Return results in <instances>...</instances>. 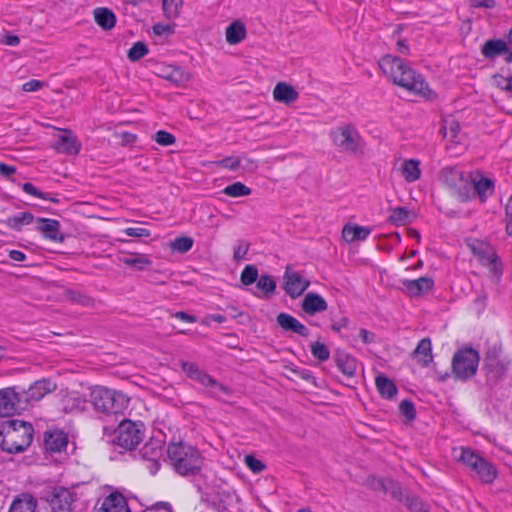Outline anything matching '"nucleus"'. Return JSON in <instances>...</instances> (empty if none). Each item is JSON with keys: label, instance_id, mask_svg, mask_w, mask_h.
<instances>
[{"label": "nucleus", "instance_id": "37998d69", "mask_svg": "<svg viewBox=\"0 0 512 512\" xmlns=\"http://www.w3.org/2000/svg\"><path fill=\"white\" fill-rule=\"evenodd\" d=\"M223 193L227 196L236 198L250 195L251 189L241 182H235L231 185L226 186L223 189Z\"/></svg>", "mask_w": 512, "mask_h": 512}, {"label": "nucleus", "instance_id": "2f4dec72", "mask_svg": "<svg viewBox=\"0 0 512 512\" xmlns=\"http://www.w3.org/2000/svg\"><path fill=\"white\" fill-rule=\"evenodd\" d=\"M415 218L412 211L405 207H394L390 209L388 221L395 226H402L411 223Z\"/></svg>", "mask_w": 512, "mask_h": 512}, {"label": "nucleus", "instance_id": "ddd939ff", "mask_svg": "<svg viewBox=\"0 0 512 512\" xmlns=\"http://www.w3.org/2000/svg\"><path fill=\"white\" fill-rule=\"evenodd\" d=\"M283 289L286 294L295 299L301 296L310 286V281L303 278L297 271L287 266L283 276Z\"/></svg>", "mask_w": 512, "mask_h": 512}, {"label": "nucleus", "instance_id": "2eb2a0df", "mask_svg": "<svg viewBox=\"0 0 512 512\" xmlns=\"http://www.w3.org/2000/svg\"><path fill=\"white\" fill-rule=\"evenodd\" d=\"M157 75L171 83L181 86L190 81L191 75L179 66L160 65L157 67Z\"/></svg>", "mask_w": 512, "mask_h": 512}, {"label": "nucleus", "instance_id": "a18cd8bd", "mask_svg": "<svg viewBox=\"0 0 512 512\" xmlns=\"http://www.w3.org/2000/svg\"><path fill=\"white\" fill-rule=\"evenodd\" d=\"M170 246L174 251L186 253L192 248L193 239L186 236L178 237L171 242Z\"/></svg>", "mask_w": 512, "mask_h": 512}, {"label": "nucleus", "instance_id": "6e6d98bb", "mask_svg": "<svg viewBox=\"0 0 512 512\" xmlns=\"http://www.w3.org/2000/svg\"><path fill=\"white\" fill-rule=\"evenodd\" d=\"M383 492L386 494H390L392 497L400 500L401 489L397 483L390 479H387V483L385 488L383 489Z\"/></svg>", "mask_w": 512, "mask_h": 512}, {"label": "nucleus", "instance_id": "052dcab7", "mask_svg": "<svg viewBox=\"0 0 512 512\" xmlns=\"http://www.w3.org/2000/svg\"><path fill=\"white\" fill-rule=\"evenodd\" d=\"M511 80H512V76L511 77H503L501 75H495L493 77V82H494L495 86L500 88L503 91H506V92L510 91V88L508 87V85L510 86Z\"/></svg>", "mask_w": 512, "mask_h": 512}, {"label": "nucleus", "instance_id": "13d9d810", "mask_svg": "<svg viewBox=\"0 0 512 512\" xmlns=\"http://www.w3.org/2000/svg\"><path fill=\"white\" fill-rule=\"evenodd\" d=\"M124 233L129 237H137V238H146L151 235L150 231L145 228L135 227V228H126Z\"/></svg>", "mask_w": 512, "mask_h": 512}, {"label": "nucleus", "instance_id": "72a5a7b5", "mask_svg": "<svg viewBox=\"0 0 512 512\" xmlns=\"http://www.w3.org/2000/svg\"><path fill=\"white\" fill-rule=\"evenodd\" d=\"M36 500L29 494H22L16 498L9 512H36Z\"/></svg>", "mask_w": 512, "mask_h": 512}, {"label": "nucleus", "instance_id": "20e7f679", "mask_svg": "<svg viewBox=\"0 0 512 512\" xmlns=\"http://www.w3.org/2000/svg\"><path fill=\"white\" fill-rule=\"evenodd\" d=\"M89 402L96 413L109 416L122 413L129 404V398L121 392L96 386L89 393Z\"/></svg>", "mask_w": 512, "mask_h": 512}, {"label": "nucleus", "instance_id": "58836bf2", "mask_svg": "<svg viewBox=\"0 0 512 512\" xmlns=\"http://www.w3.org/2000/svg\"><path fill=\"white\" fill-rule=\"evenodd\" d=\"M336 363L344 375L348 377L354 376L357 368V362L353 357L346 354H341L337 357Z\"/></svg>", "mask_w": 512, "mask_h": 512}, {"label": "nucleus", "instance_id": "c9c22d12", "mask_svg": "<svg viewBox=\"0 0 512 512\" xmlns=\"http://www.w3.org/2000/svg\"><path fill=\"white\" fill-rule=\"evenodd\" d=\"M96 23L105 30H110L115 26L116 17L108 8H96L94 10Z\"/></svg>", "mask_w": 512, "mask_h": 512}, {"label": "nucleus", "instance_id": "680f3d73", "mask_svg": "<svg viewBox=\"0 0 512 512\" xmlns=\"http://www.w3.org/2000/svg\"><path fill=\"white\" fill-rule=\"evenodd\" d=\"M46 84L40 80L32 79L23 84L22 90L25 92H35L42 89Z\"/></svg>", "mask_w": 512, "mask_h": 512}, {"label": "nucleus", "instance_id": "e2e57ef3", "mask_svg": "<svg viewBox=\"0 0 512 512\" xmlns=\"http://www.w3.org/2000/svg\"><path fill=\"white\" fill-rule=\"evenodd\" d=\"M23 190H24L26 193L30 194V195H33V196H35V197H38V198H41V199H44V200H48V197H47L44 193L40 192V191H39V190H38V189H37L33 184H31V183H25V184L23 185ZM49 200H51V201L55 202V200H54V199H52V198H49Z\"/></svg>", "mask_w": 512, "mask_h": 512}, {"label": "nucleus", "instance_id": "f257e3e1", "mask_svg": "<svg viewBox=\"0 0 512 512\" xmlns=\"http://www.w3.org/2000/svg\"><path fill=\"white\" fill-rule=\"evenodd\" d=\"M379 67L394 84L422 96H427L430 93L423 77L405 64L402 59L393 55H385L379 60Z\"/></svg>", "mask_w": 512, "mask_h": 512}, {"label": "nucleus", "instance_id": "412c9836", "mask_svg": "<svg viewBox=\"0 0 512 512\" xmlns=\"http://www.w3.org/2000/svg\"><path fill=\"white\" fill-rule=\"evenodd\" d=\"M68 444V436L61 430H50L44 434V446L49 452H61Z\"/></svg>", "mask_w": 512, "mask_h": 512}, {"label": "nucleus", "instance_id": "9b49d317", "mask_svg": "<svg viewBox=\"0 0 512 512\" xmlns=\"http://www.w3.org/2000/svg\"><path fill=\"white\" fill-rule=\"evenodd\" d=\"M182 370L189 378L199 382L205 387H209L213 395L217 396L218 392H223L226 395L230 394L228 387L217 382L216 379L202 371L196 364L192 362H183Z\"/></svg>", "mask_w": 512, "mask_h": 512}, {"label": "nucleus", "instance_id": "a878e982", "mask_svg": "<svg viewBox=\"0 0 512 512\" xmlns=\"http://www.w3.org/2000/svg\"><path fill=\"white\" fill-rule=\"evenodd\" d=\"M420 164V161L416 159H404L401 161L398 170L406 182L412 183L421 177Z\"/></svg>", "mask_w": 512, "mask_h": 512}, {"label": "nucleus", "instance_id": "4c0bfd02", "mask_svg": "<svg viewBox=\"0 0 512 512\" xmlns=\"http://www.w3.org/2000/svg\"><path fill=\"white\" fill-rule=\"evenodd\" d=\"M376 387L379 393L386 398H392L397 393V388L392 380L382 374L376 377Z\"/></svg>", "mask_w": 512, "mask_h": 512}, {"label": "nucleus", "instance_id": "bb28decb", "mask_svg": "<svg viewBox=\"0 0 512 512\" xmlns=\"http://www.w3.org/2000/svg\"><path fill=\"white\" fill-rule=\"evenodd\" d=\"M86 404L87 400L75 391L66 392L61 399V406L65 412L82 411Z\"/></svg>", "mask_w": 512, "mask_h": 512}, {"label": "nucleus", "instance_id": "cd10ccee", "mask_svg": "<svg viewBox=\"0 0 512 512\" xmlns=\"http://www.w3.org/2000/svg\"><path fill=\"white\" fill-rule=\"evenodd\" d=\"M370 233V228L350 223L346 224L342 229V237L348 243L363 241L370 235Z\"/></svg>", "mask_w": 512, "mask_h": 512}, {"label": "nucleus", "instance_id": "6ab92c4d", "mask_svg": "<svg viewBox=\"0 0 512 512\" xmlns=\"http://www.w3.org/2000/svg\"><path fill=\"white\" fill-rule=\"evenodd\" d=\"M56 384L49 379H41L32 384L24 393L26 401H39L56 389Z\"/></svg>", "mask_w": 512, "mask_h": 512}, {"label": "nucleus", "instance_id": "a211bd4d", "mask_svg": "<svg viewBox=\"0 0 512 512\" xmlns=\"http://www.w3.org/2000/svg\"><path fill=\"white\" fill-rule=\"evenodd\" d=\"M20 397L13 388L0 391V417L12 415L18 408Z\"/></svg>", "mask_w": 512, "mask_h": 512}, {"label": "nucleus", "instance_id": "dca6fc26", "mask_svg": "<svg viewBox=\"0 0 512 512\" xmlns=\"http://www.w3.org/2000/svg\"><path fill=\"white\" fill-rule=\"evenodd\" d=\"M80 143L77 137L69 130H60L57 135L56 143L54 148L64 154L77 155L80 150Z\"/></svg>", "mask_w": 512, "mask_h": 512}, {"label": "nucleus", "instance_id": "c756f323", "mask_svg": "<svg viewBox=\"0 0 512 512\" xmlns=\"http://www.w3.org/2000/svg\"><path fill=\"white\" fill-rule=\"evenodd\" d=\"M413 358L422 366H428L432 360V344L429 338H423L413 351Z\"/></svg>", "mask_w": 512, "mask_h": 512}, {"label": "nucleus", "instance_id": "4be33fe9", "mask_svg": "<svg viewBox=\"0 0 512 512\" xmlns=\"http://www.w3.org/2000/svg\"><path fill=\"white\" fill-rule=\"evenodd\" d=\"M328 304L326 300L317 293H308L305 295L301 308L308 315H315L327 310Z\"/></svg>", "mask_w": 512, "mask_h": 512}, {"label": "nucleus", "instance_id": "4468645a", "mask_svg": "<svg viewBox=\"0 0 512 512\" xmlns=\"http://www.w3.org/2000/svg\"><path fill=\"white\" fill-rule=\"evenodd\" d=\"M76 495L66 488H55L50 499L53 512H71Z\"/></svg>", "mask_w": 512, "mask_h": 512}, {"label": "nucleus", "instance_id": "c85d7f7f", "mask_svg": "<svg viewBox=\"0 0 512 512\" xmlns=\"http://www.w3.org/2000/svg\"><path fill=\"white\" fill-rule=\"evenodd\" d=\"M100 510L101 512H130L126 499L117 493L106 497Z\"/></svg>", "mask_w": 512, "mask_h": 512}, {"label": "nucleus", "instance_id": "49530a36", "mask_svg": "<svg viewBox=\"0 0 512 512\" xmlns=\"http://www.w3.org/2000/svg\"><path fill=\"white\" fill-rule=\"evenodd\" d=\"M241 282L243 285H251L258 280V270L254 265H247L241 273Z\"/></svg>", "mask_w": 512, "mask_h": 512}, {"label": "nucleus", "instance_id": "aec40b11", "mask_svg": "<svg viewBox=\"0 0 512 512\" xmlns=\"http://www.w3.org/2000/svg\"><path fill=\"white\" fill-rule=\"evenodd\" d=\"M276 321L284 331L294 332L302 337L310 335L309 329L290 314L282 312L278 314Z\"/></svg>", "mask_w": 512, "mask_h": 512}, {"label": "nucleus", "instance_id": "5fc2aeb1", "mask_svg": "<svg viewBox=\"0 0 512 512\" xmlns=\"http://www.w3.org/2000/svg\"><path fill=\"white\" fill-rule=\"evenodd\" d=\"M400 412L408 419L412 420L415 417V407L412 402L403 400L399 406Z\"/></svg>", "mask_w": 512, "mask_h": 512}, {"label": "nucleus", "instance_id": "9d476101", "mask_svg": "<svg viewBox=\"0 0 512 512\" xmlns=\"http://www.w3.org/2000/svg\"><path fill=\"white\" fill-rule=\"evenodd\" d=\"M478 362L479 355L474 349L459 350L453 357V374L458 379H468L476 373Z\"/></svg>", "mask_w": 512, "mask_h": 512}, {"label": "nucleus", "instance_id": "c03bdc74", "mask_svg": "<svg viewBox=\"0 0 512 512\" xmlns=\"http://www.w3.org/2000/svg\"><path fill=\"white\" fill-rule=\"evenodd\" d=\"M460 132V125L455 120H443L441 133L445 138L455 140Z\"/></svg>", "mask_w": 512, "mask_h": 512}, {"label": "nucleus", "instance_id": "f3484780", "mask_svg": "<svg viewBox=\"0 0 512 512\" xmlns=\"http://www.w3.org/2000/svg\"><path fill=\"white\" fill-rule=\"evenodd\" d=\"M118 260L139 271L145 270L152 265V260L149 255L136 252L120 251Z\"/></svg>", "mask_w": 512, "mask_h": 512}, {"label": "nucleus", "instance_id": "7ed1b4c3", "mask_svg": "<svg viewBox=\"0 0 512 512\" xmlns=\"http://www.w3.org/2000/svg\"><path fill=\"white\" fill-rule=\"evenodd\" d=\"M167 455L174 469L181 475H194L204 464L200 452L182 442L171 443L167 448Z\"/></svg>", "mask_w": 512, "mask_h": 512}, {"label": "nucleus", "instance_id": "f03ea898", "mask_svg": "<svg viewBox=\"0 0 512 512\" xmlns=\"http://www.w3.org/2000/svg\"><path fill=\"white\" fill-rule=\"evenodd\" d=\"M34 429L29 422L9 419L0 424V446L9 453H20L30 446Z\"/></svg>", "mask_w": 512, "mask_h": 512}, {"label": "nucleus", "instance_id": "39448f33", "mask_svg": "<svg viewBox=\"0 0 512 512\" xmlns=\"http://www.w3.org/2000/svg\"><path fill=\"white\" fill-rule=\"evenodd\" d=\"M453 456L458 461L470 468L483 483H492L496 478V468L486 459L465 447L455 448Z\"/></svg>", "mask_w": 512, "mask_h": 512}, {"label": "nucleus", "instance_id": "4d7b16f0", "mask_svg": "<svg viewBox=\"0 0 512 512\" xmlns=\"http://www.w3.org/2000/svg\"><path fill=\"white\" fill-rule=\"evenodd\" d=\"M154 34L158 36H168L174 33V25L157 23L153 26Z\"/></svg>", "mask_w": 512, "mask_h": 512}, {"label": "nucleus", "instance_id": "473e14b6", "mask_svg": "<svg viewBox=\"0 0 512 512\" xmlns=\"http://www.w3.org/2000/svg\"><path fill=\"white\" fill-rule=\"evenodd\" d=\"M62 299L84 307H91L94 305V300L79 290L65 289L62 294Z\"/></svg>", "mask_w": 512, "mask_h": 512}, {"label": "nucleus", "instance_id": "338daca9", "mask_svg": "<svg viewBox=\"0 0 512 512\" xmlns=\"http://www.w3.org/2000/svg\"><path fill=\"white\" fill-rule=\"evenodd\" d=\"M506 230L509 235H512V195L506 204Z\"/></svg>", "mask_w": 512, "mask_h": 512}, {"label": "nucleus", "instance_id": "1a4fd4ad", "mask_svg": "<svg viewBox=\"0 0 512 512\" xmlns=\"http://www.w3.org/2000/svg\"><path fill=\"white\" fill-rule=\"evenodd\" d=\"M510 359L506 356H502V348L498 344L491 345L485 355L484 367L486 370V376L490 381H498L507 372Z\"/></svg>", "mask_w": 512, "mask_h": 512}, {"label": "nucleus", "instance_id": "b1692460", "mask_svg": "<svg viewBox=\"0 0 512 512\" xmlns=\"http://www.w3.org/2000/svg\"><path fill=\"white\" fill-rule=\"evenodd\" d=\"M405 292L411 296H420L433 287V280L429 277H420L416 280H404L402 281Z\"/></svg>", "mask_w": 512, "mask_h": 512}, {"label": "nucleus", "instance_id": "423d86ee", "mask_svg": "<svg viewBox=\"0 0 512 512\" xmlns=\"http://www.w3.org/2000/svg\"><path fill=\"white\" fill-rule=\"evenodd\" d=\"M331 139L341 152L354 156L364 154L365 141L358 129L352 124L337 127L331 132Z\"/></svg>", "mask_w": 512, "mask_h": 512}, {"label": "nucleus", "instance_id": "3c124183", "mask_svg": "<svg viewBox=\"0 0 512 512\" xmlns=\"http://www.w3.org/2000/svg\"><path fill=\"white\" fill-rule=\"evenodd\" d=\"M154 140L159 145H162V146H170V145H173L175 143V137L171 133L166 132L164 130L158 131L154 135Z\"/></svg>", "mask_w": 512, "mask_h": 512}, {"label": "nucleus", "instance_id": "a19ab883", "mask_svg": "<svg viewBox=\"0 0 512 512\" xmlns=\"http://www.w3.org/2000/svg\"><path fill=\"white\" fill-rule=\"evenodd\" d=\"M34 219V216L29 212H22L15 216H12L7 219V224L9 227L20 230L24 225L30 224Z\"/></svg>", "mask_w": 512, "mask_h": 512}, {"label": "nucleus", "instance_id": "ea45409f", "mask_svg": "<svg viewBox=\"0 0 512 512\" xmlns=\"http://www.w3.org/2000/svg\"><path fill=\"white\" fill-rule=\"evenodd\" d=\"M257 288L262 292L255 293L257 297H270L276 289V282L269 275H261L257 280Z\"/></svg>", "mask_w": 512, "mask_h": 512}, {"label": "nucleus", "instance_id": "bf43d9fd", "mask_svg": "<svg viewBox=\"0 0 512 512\" xmlns=\"http://www.w3.org/2000/svg\"><path fill=\"white\" fill-rule=\"evenodd\" d=\"M407 506L411 512H429L428 508L424 505V503L418 500L417 498H408Z\"/></svg>", "mask_w": 512, "mask_h": 512}, {"label": "nucleus", "instance_id": "0e129e2a", "mask_svg": "<svg viewBox=\"0 0 512 512\" xmlns=\"http://www.w3.org/2000/svg\"><path fill=\"white\" fill-rule=\"evenodd\" d=\"M469 4L473 8L492 9L495 7V0H469Z\"/></svg>", "mask_w": 512, "mask_h": 512}, {"label": "nucleus", "instance_id": "774afa93", "mask_svg": "<svg viewBox=\"0 0 512 512\" xmlns=\"http://www.w3.org/2000/svg\"><path fill=\"white\" fill-rule=\"evenodd\" d=\"M16 168L14 166H10L4 163L0 164V174L6 178L11 177L15 174Z\"/></svg>", "mask_w": 512, "mask_h": 512}, {"label": "nucleus", "instance_id": "8fccbe9b", "mask_svg": "<svg viewBox=\"0 0 512 512\" xmlns=\"http://www.w3.org/2000/svg\"><path fill=\"white\" fill-rule=\"evenodd\" d=\"M148 53V48L143 42H137L128 51V58L131 61H137Z\"/></svg>", "mask_w": 512, "mask_h": 512}, {"label": "nucleus", "instance_id": "603ef678", "mask_svg": "<svg viewBox=\"0 0 512 512\" xmlns=\"http://www.w3.org/2000/svg\"><path fill=\"white\" fill-rule=\"evenodd\" d=\"M240 164H241V159L239 157H234V156L224 158L217 162L218 166L227 168L232 171L239 168Z\"/></svg>", "mask_w": 512, "mask_h": 512}, {"label": "nucleus", "instance_id": "7c9ffc66", "mask_svg": "<svg viewBox=\"0 0 512 512\" xmlns=\"http://www.w3.org/2000/svg\"><path fill=\"white\" fill-rule=\"evenodd\" d=\"M247 30L240 20L233 21L225 31L226 41L230 45H236L246 38Z\"/></svg>", "mask_w": 512, "mask_h": 512}, {"label": "nucleus", "instance_id": "864d4df0", "mask_svg": "<svg viewBox=\"0 0 512 512\" xmlns=\"http://www.w3.org/2000/svg\"><path fill=\"white\" fill-rule=\"evenodd\" d=\"M245 463L254 473H260L265 468V465L252 455H247L245 457Z\"/></svg>", "mask_w": 512, "mask_h": 512}, {"label": "nucleus", "instance_id": "5701e85b", "mask_svg": "<svg viewBox=\"0 0 512 512\" xmlns=\"http://www.w3.org/2000/svg\"><path fill=\"white\" fill-rule=\"evenodd\" d=\"M273 98L276 102L290 105L298 100L299 93L286 82H279L273 89Z\"/></svg>", "mask_w": 512, "mask_h": 512}, {"label": "nucleus", "instance_id": "09e8293b", "mask_svg": "<svg viewBox=\"0 0 512 512\" xmlns=\"http://www.w3.org/2000/svg\"><path fill=\"white\" fill-rule=\"evenodd\" d=\"M250 244L245 240H238L233 249V259L235 262L243 260L248 253Z\"/></svg>", "mask_w": 512, "mask_h": 512}, {"label": "nucleus", "instance_id": "6e6552de", "mask_svg": "<svg viewBox=\"0 0 512 512\" xmlns=\"http://www.w3.org/2000/svg\"><path fill=\"white\" fill-rule=\"evenodd\" d=\"M144 433L145 428L141 422L125 419L115 431L114 442L125 450H133L143 441Z\"/></svg>", "mask_w": 512, "mask_h": 512}, {"label": "nucleus", "instance_id": "f704fd0d", "mask_svg": "<svg viewBox=\"0 0 512 512\" xmlns=\"http://www.w3.org/2000/svg\"><path fill=\"white\" fill-rule=\"evenodd\" d=\"M508 50L507 43L503 40H488L482 47L484 57L493 59Z\"/></svg>", "mask_w": 512, "mask_h": 512}, {"label": "nucleus", "instance_id": "de8ad7c7", "mask_svg": "<svg viewBox=\"0 0 512 512\" xmlns=\"http://www.w3.org/2000/svg\"><path fill=\"white\" fill-rule=\"evenodd\" d=\"M312 355L320 361H326L330 357L327 346L321 342H314L310 346Z\"/></svg>", "mask_w": 512, "mask_h": 512}, {"label": "nucleus", "instance_id": "e433bc0d", "mask_svg": "<svg viewBox=\"0 0 512 512\" xmlns=\"http://www.w3.org/2000/svg\"><path fill=\"white\" fill-rule=\"evenodd\" d=\"M472 185L473 197L477 194L481 202H484L493 193L494 183L488 178L482 177L478 181H472Z\"/></svg>", "mask_w": 512, "mask_h": 512}, {"label": "nucleus", "instance_id": "69168bd1", "mask_svg": "<svg viewBox=\"0 0 512 512\" xmlns=\"http://www.w3.org/2000/svg\"><path fill=\"white\" fill-rule=\"evenodd\" d=\"M386 483L387 479L376 478L374 476L368 478V484L374 490L383 491V489L386 486Z\"/></svg>", "mask_w": 512, "mask_h": 512}, {"label": "nucleus", "instance_id": "f8f14e48", "mask_svg": "<svg viewBox=\"0 0 512 512\" xmlns=\"http://www.w3.org/2000/svg\"><path fill=\"white\" fill-rule=\"evenodd\" d=\"M467 245L483 265L490 267L492 273H498V258L491 245L477 239L468 241Z\"/></svg>", "mask_w": 512, "mask_h": 512}, {"label": "nucleus", "instance_id": "0eeeda50", "mask_svg": "<svg viewBox=\"0 0 512 512\" xmlns=\"http://www.w3.org/2000/svg\"><path fill=\"white\" fill-rule=\"evenodd\" d=\"M440 180L458 200L465 202L473 198L472 181L461 170L445 167L440 172Z\"/></svg>", "mask_w": 512, "mask_h": 512}, {"label": "nucleus", "instance_id": "393cba45", "mask_svg": "<svg viewBox=\"0 0 512 512\" xmlns=\"http://www.w3.org/2000/svg\"><path fill=\"white\" fill-rule=\"evenodd\" d=\"M38 230L41 231L44 236L52 241L62 242L64 240L63 235L60 233V224L57 220L38 218Z\"/></svg>", "mask_w": 512, "mask_h": 512}, {"label": "nucleus", "instance_id": "79ce46f5", "mask_svg": "<svg viewBox=\"0 0 512 512\" xmlns=\"http://www.w3.org/2000/svg\"><path fill=\"white\" fill-rule=\"evenodd\" d=\"M182 0H163L162 10L167 19H175L179 16Z\"/></svg>", "mask_w": 512, "mask_h": 512}]
</instances>
